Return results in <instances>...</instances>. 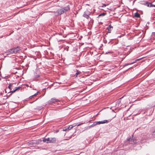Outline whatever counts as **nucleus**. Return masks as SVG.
Here are the masks:
<instances>
[{
	"instance_id": "5",
	"label": "nucleus",
	"mask_w": 155,
	"mask_h": 155,
	"mask_svg": "<svg viewBox=\"0 0 155 155\" xmlns=\"http://www.w3.org/2000/svg\"><path fill=\"white\" fill-rule=\"evenodd\" d=\"M87 12H84L83 16V17L86 18L87 19H91V18H90V17L89 16V14H88Z\"/></svg>"
},
{
	"instance_id": "24",
	"label": "nucleus",
	"mask_w": 155,
	"mask_h": 155,
	"mask_svg": "<svg viewBox=\"0 0 155 155\" xmlns=\"http://www.w3.org/2000/svg\"><path fill=\"white\" fill-rule=\"evenodd\" d=\"M69 47L68 46H67L65 48V49L67 51L68 50Z\"/></svg>"
},
{
	"instance_id": "18",
	"label": "nucleus",
	"mask_w": 155,
	"mask_h": 155,
	"mask_svg": "<svg viewBox=\"0 0 155 155\" xmlns=\"http://www.w3.org/2000/svg\"><path fill=\"white\" fill-rule=\"evenodd\" d=\"M43 141L44 142L47 143V142H50V139H48V138L47 139H44L43 140Z\"/></svg>"
},
{
	"instance_id": "1",
	"label": "nucleus",
	"mask_w": 155,
	"mask_h": 155,
	"mask_svg": "<svg viewBox=\"0 0 155 155\" xmlns=\"http://www.w3.org/2000/svg\"><path fill=\"white\" fill-rule=\"evenodd\" d=\"M70 10V7L69 5L62 8L61 9H58L56 12L58 15H61L65 12H68Z\"/></svg>"
},
{
	"instance_id": "20",
	"label": "nucleus",
	"mask_w": 155,
	"mask_h": 155,
	"mask_svg": "<svg viewBox=\"0 0 155 155\" xmlns=\"http://www.w3.org/2000/svg\"><path fill=\"white\" fill-rule=\"evenodd\" d=\"M13 84H9V85L8 86V88L10 90H12V88H11V87H12V85Z\"/></svg>"
},
{
	"instance_id": "32",
	"label": "nucleus",
	"mask_w": 155,
	"mask_h": 155,
	"mask_svg": "<svg viewBox=\"0 0 155 155\" xmlns=\"http://www.w3.org/2000/svg\"><path fill=\"white\" fill-rule=\"evenodd\" d=\"M1 73V72L0 71V73Z\"/></svg>"
},
{
	"instance_id": "2",
	"label": "nucleus",
	"mask_w": 155,
	"mask_h": 155,
	"mask_svg": "<svg viewBox=\"0 0 155 155\" xmlns=\"http://www.w3.org/2000/svg\"><path fill=\"white\" fill-rule=\"evenodd\" d=\"M60 101L58 99L55 98H52L48 102V103L50 104H51L53 103H54L56 102H60Z\"/></svg>"
},
{
	"instance_id": "8",
	"label": "nucleus",
	"mask_w": 155,
	"mask_h": 155,
	"mask_svg": "<svg viewBox=\"0 0 155 155\" xmlns=\"http://www.w3.org/2000/svg\"><path fill=\"white\" fill-rule=\"evenodd\" d=\"M113 27L111 26V25H109L108 27L107 28V29L108 30V32L109 33H111V31L112 30Z\"/></svg>"
},
{
	"instance_id": "6",
	"label": "nucleus",
	"mask_w": 155,
	"mask_h": 155,
	"mask_svg": "<svg viewBox=\"0 0 155 155\" xmlns=\"http://www.w3.org/2000/svg\"><path fill=\"white\" fill-rule=\"evenodd\" d=\"M73 127V125H71L68 127H66L65 129L64 128L63 130L64 131H68L71 129Z\"/></svg>"
},
{
	"instance_id": "15",
	"label": "nucleus",
	"mask_w": 155,
	"mask_h": 155,
	"mask_svg": "<svg viewBox=\"0 0 155 155\" xmlns=\"http://www.w3.org/2000/svg\"><path fill=\"white\" fill-rule=\"evenodd\" d=\"M84 123H80L79 124H78V123L77 124H73V127H74V126H75L76 125H77L78 126H79L83 124Z\"/></svg>"
},
{
	"instance_id": "7",
	"label": "nucleus",
	"mask_w": 155,
	"mask_h": 155,
	"mask_svg": "<svg viewBox=\"0 0 155 155\" xmlns=\"http://www.w3.org/2000/svg\"><path fill=\"white\" fill-rule=\"evenodd\" d=\"M109 122V121L107 120H104L103 121H97V124H103L104 123H107Z\"/></svg>"
},
{
	"instance_id": "11",
	"label": "nucleus",
	"mask_w": 155,
	"mask_h": 155,
	"mask_svg": "<svg viewBox=\"0 0 155 155\" xmlns=\"http://www.w3.org/2000/svg\"><path fill=\"white\" fill-rule=\"evenodd\" d=\"M142 58H139V59H137L136 60H135V61H134V62H132V63H130L126 64L125 65V66H127V65H129V64H133L135 63L137 61H139L141 60Z\"/></svg>"
},
{
	"instance_id": "12",
	"label": "nucleus",
	"mask_w": 155,
	"mask_h": 155,
	"mask_svg": "<svg viewBox=\"0 0 155 155\" xmlns=\"http://www.w3.org/2000/svg\"><path fill=\"white\" fill-rule=\"evenodd\" d=\"M15 49L16 53L18 52V51H20L21 49L20 47L17 46L16 48H14Z\"/></svg>"
},
{
	"instance_id": "26",
	"label": "nucleus",
	"mask_w": 155,
	"mask_h": 155,
	"mask_svg": "<svg viewBox=\"0 0 155 155\" xmlns=\"http://www.w3.org/2000/svg\"><path fill=\"white\" fill-rule=\"evenodd\" d=\"M38 93L39 92H37L36 93L34 94L33 96H34V97L36 96L37 95Z\"/></svg>"
},
{
	"instance_id": "25",
	"label": "nucleus",
	"mask_w": 155,
	"mask_h": 155,
	"mask_svg": "<svg viewBox=\"0 0 155 155\" xmlns=\"http://www.w3.org/2000/svg\"><path fill=\"white\" fill-rule=\"evenodd\" d=\"M13 50V53H14V54H16V53L15 51V49H14V48H12Z\"/></svg>"
},
{
	"instance_id": "4",
	"label": "nucleus",
	"mask_w": 155,
	"mask_h": 155,
	"mask_svg": "<svg viewBox=\"0 0 155 155\" xmlns=\"http://www.w3.org/2000/svg\"><path fill=\"white\" fill-rule=\"evenodd\" d=\"M48 139H50V142H47V143H55L56 142V138H48Z\"/></svg>"
},
{
	"instance_id": "17",
	"label": "nucleus",
	"mask_w": 155,
	"mask_h": 155,
	"mask_svg": "<svg viewBox=\"0 0 155 155\" xmlns=\"http://www.w3.org/2000/svg\"><path fill=\"white\" fill-rule=\"evenodd\" d=\"M77 72L75 74V76L76 77H77V76L78 74H79L81 72L80 71H79L78 70H76Z\"/></svg>"
},
{
	"instance_id": "3",
	"label": "nucleus",
	"mask_w": 155,
	"mask_h": 155,
	"mask_svg": "<svg viewBox=\"0 0 155 155\" xmlns=\"http://www.w3.org/2000/svg\"><path fill=\"white\" fill-rule=\"evenodd\" d=\"M127 140L130 144H131L132 145H134L137 142L136 140L135 139V138H130L127 139Z\"/></svg>"
},
{
	"instance_id": "31",
	"label": "nucleus",
	"mask_w": 155,
	"mask_h": 155,
	"mask_svg": "<svg viewBox=\"0 0 155 155\" xmlns=\"http://www.w3.org/2000/svg\"><path fill=\"white\" fill-rule=\"evenodd\" d=\"M1 80V79L0 78V80Z\"/></svg>"
},
{
	"instance_id": "29",
	"label": "nucleus",
	"mask_w": 155,
	"mask_h": 155,
	"mask_svg": "<svg viewBox=\"0 0 155 155\" xmlns=\"http://www.w3.org/2000/svg\"><path fill=\"white\" fill-rule=\"evenodd\" d=\"M104 43H107V41L106 40H105L104 41Z\"/></svg>"
},
{
	"instance_id": "22",
	"label": "nucleus",
	"mask_w": 155,
	"mask_h": 155,
	"mask_svg": "<svg viewBox=\"0 0 155 155\" xmlns=\"http://www.w3.org/2000/svg\"><path fill=\"white\" fill-rule=\"evenodd\" d=\"M152 135L153 136V137H155V131L153 132Z\"/></svg>"
},
{
	"instance_id": "13",
	"label": "nucleus",
	"mask_w": 155,
	"mask_h": 155,
	"mask_svg": "<svg viewBox=\"0 0 155 155\" xmlns=\"http://www.w3.org/2000/svg\"><path fill=\"white\" fill-rule=\"evenodd\" d=\"M97 124V122H95L93 124H92L91 125L89 126V128H90L91 127H93L96 126Z\"/></svg>"
},
{
	"instance_id": "14",
	"label": "nucleus",
	"mask_w": 155,
	"mask_h": 155,
	"mask_svg": "<svg viewBox=\"0 0 155 155\" xmlns=\"http://www.w3.org/2000/svg\"><path fill=\"white\" fill-rule=\"evenodd\" d=\"M134 16L135 17L139 18L140 17V15L138 12H136L134 14Z\"/></svg>"
},
{
	"instance_id": "27",
	"label": "nucleus",
	"mask_w": 155,
	"mask_h": 155,
	"mask_svg": "<svg viewBox=\"0 0 155 155\" xmlns=\"http://www.w3.org/2000/svg\"><path fill=\"white\" fill-rule=\"evenodd\" d=\"M39 77H40V75H36V76L35 77L37 78H38Z\"/></svg>"
},
{
	"instance_id": "10",
	"label": "nucleus",
	"mask_w": 155,
	"mask_h": 155,
	"mask_svg": "<svg viewBox=\"0 0 155 155\" xmlns=\"http://www.w3.org/2000/svg\"><path fill=\"white\" fill-rule=\"evenodd\" d=\"M20 88H21V87H16L14 90L12 91H10L8 93H11V94H10V95H11L12 93H13L14 92H15V91H17Z\"/></svg>"
},
{
	"instance_id": "23",
	"label": "nucleus",
	"mask_w": 155,
	"mask_h": 155,
	"mask_svg": "<svg viewBox=\"0 0 155 155\" xmlns=\"http://www.w3.org/2000/svg\"><path fill=\"white\" fill-rule=\"evenodd\" d=\"M34 97V96H33V95H31L29 97V99H31Z\"/></svg>"
},
{
	"instance_id": "19",
	"label": "nucleus",
	"mask_w": 155,
	"mask_h": 155,
	"mask_svg": "<svg viewBox=\"0 0 155 155\" xmlns=\"http://www.w3.org/2000/svg\"><path fill=\"white\" fill-rule=\"evenodd\" d=\"M146 5L148 7H151V5H152V4L150 3L147 2L146 3Z\"/></svg>"
},
{
	"instance_id": "9",
	"label": "nucleus",
	"mask_w": 155,
	"mask_h": 155,
	"mask_svg": "<svg viewBox=\"0 0 155 155\" xmlns=\"http://www.w3.org/2000/svg\"><path fill=\"white\" fill-rule=\"evenodd\" d=\"M13 51V50L12 48L9 49L6 52L7 53V55H8L10 54H14Z\"/></svg>"
},
{
	"instance_id": "28",
	"label": "nucleus",
	"mask_w": 155,
	"mask_h": 155,
	"mask_svg": "<svg viewBox=\"0 0 155 155\" xmlns=\"http://www.w3.org/2000/svg\"><path fill=\"white\" fill-rule=\"evenodd\" d=\"M151 7H155V5H153L152 4Z\"/></svg>"
},
{
	"instance_id": "21",
	"label": "nucleus",
	"mask_w": 155,
	"mask_h": 155,
	"mask_svg": "<svg viewBox=\"0 0 155 155\" xmlns=\"http://www.w3.org/2000/svg\"><path fill=\"white\" fill-rule=\"evenodd\" d=\"M123 97H122L121 98H120V99H119V100H118V101L117 102V103H118V104H119L120 103V102H121L120 100Z\"/></svg>"
},
{
	"instance_id": "30",
	"label": "nucleus",
	"mask_w": 155,
	"mask_h": 155,
	"mask_svg": "<svg viewBox=\"0 0 155 155\" xmlns=\"http://www.w3.org/2000/svg\"><path fill=\"white\" fill-rule=\"evenodd\" d=\"M146 138H145V139H146Z\"/></svg>"
},
{
	"instance_id": "16",
	"label": "nucleus",
	"mask_w": 155,
	"mask_h": 155,
	"mask_svg": "<svg viewBox=\"0 0 155 155\" xmlns=\"http://www.w3.org/2000/svg\"><path fill=\"white\" fill-rule=\"evenodd\" d=\"M106 14L105 13H102L100 14L98 16V17L99 18L101 16H104Z\"/></svg>"
}]
</instances>
